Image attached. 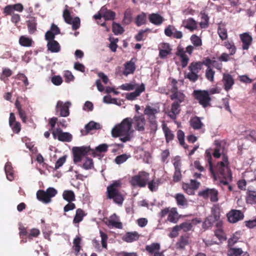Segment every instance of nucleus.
Returning a JSON list of instances; mask_svg holds the SVG:
<instances>
[{"mask_svg":"<svg viewBox=\"0 0 256 256\" xmlns=\"http://www.w3.org/2000/svg\"><path fill=\"white\" fill-rule=\"evenodd\" d=\"M160 184V180L158 179H152L150 181H148L147 183V185L148 186V189L151 192H156Z\"/></svg>","mask_w":256,"mask_h":256,"instance_id":"43","label":"nucleus"},{"mask_svg":"<svg viewBox=\"0 0 256 256\" xmlns=\"http://www.w3.org/2000/svg\"><path fill=\"white\" fill-rule=\"evenodd\" d=\"M244 176L248 182L256 180L254 172L252 171H247L244 173Z\"/></svg>","mask_w":256,"mask_h":256,"instance_id":"63","label":"nucleus"},{"mask_svg":"<svg viewBox=\"0 0 256 256\" xmlns=\"http://www.w3.org/2000/svg\"><path fill=\"white\" fill-rule=\"evenodd\" d=\"M189 237L186 236H182L180 237L178 241L176 242L177 248L183 249L188 244Z\"/></svg>","mask_w":256,"mask_h":256,"instance_id":"41","label":"nucleus"},{"mask_svg":"<svg viewBox=\"0 0 256 256\" xmlns=\"http://www.w3.org/2000/svg\"><path fill=\"white\" fill-rule=\"evenodd\" d=\"M72 152L74 164L80 162L82 157L87 155H91L93 157L98 156L94 149L91 148L90 146H74L72 148Z\"/></svg>","mask_w":256,"mask_h":256,"instance_id":"4","label":"nucleus"},{"mask_svg":"<svg viewBox=\"0 0 256 256\" xmlns=\"http://www.w3.org/2000/svg\"><path fill=\"white\" fill-rule=\"evenodd\" d=\"M63 18L65 22L69 24L72 25V29L74 30H78L80 26V18L76 16L74 18L70 15V11L65 9L63 12Z\"/></svg>","mask_w":256,"mask_h":256,"instance_id":"9","label":"nucleus"},{"mask_svg":"<svg viewBox=\"0 0 256 256\" xmlns=\"http://www.w3.org/2000/svg\"><path fill=\"white\" fill-rule=\"evenodd\" d=\"M100 12L102 14V17L106 20H114L115 18V12L108 10L106 6H104L101 8Z\"/></svg>","mask_w":256,"mask_h":256,"instance_id":"26","label":"nucleus"},{"mask_svg":"<svg viewBox=\"0 0 256 256\" xmlns=\"http://www.w3.org/2000/svg\"><path fill=\"white\" fill-rule=\"evenodd\" d=\"M200 220L195 218L192 220L191 221L184 222L178 226L180 230H182L184 232H187L192 230L194 225L200 223Z\"/></svg>","mask_w":256,"mask_h":256,"instance_id":"22","label":"nucleus"},{"mask_svg":"<svg viewBox=\"0 0 256 256\" xmlns=\"http://www.w3.org/2000/svg\"><path fill=\"white\" fill-rule=\"evenodd\" d=\"M12 74V71L10 69L8 68H4L2 70V74L0 77V79L4 81V78L11 76Z\"/></svg>","mask_w":256,"mask_h":256,"instance_id":"60","label":"nucleus"},{"mask_svg":"<svg viewBox=\"0 0 256 256\" xmlns=\"http://www.w3.org/2000/svg\"><path fill=\"white\" fill-rule=\"evenodd\" d=\"M185 28L192 32L197 28V24L196 21L192 18H189L183 22Z\"/></svg>","mask_w":256,"mask_h":256,"instance_id":"32","label":"nucleus"},{"mask_svg":"<svg viewBox=\"0 0 256 256\" xmlns=\"http://www.w3.org/2000/svg\"><path fill=\"white\" fill-rule=\"evenodd\" d=\"M139 238L138 234L136 232H128L123 238V240L128 242H131L136 240Z\"/></svg>","mask_w":256,"mask_h":256,"instance_id":"30","label":"nucleus"},{"mask_svg":"<svg viewBox=\"0 0 256 256\" xmlns=\"http://www.w3.org/2000/svg\"><path fill=\"white\" fill-rule=\"evenodd\" d=\"M52 133L54 139L57 138L60 142H70L72 139V136L70 133L62 132L60 128L54 130Z\"/></svg>","mask_w":256,"mask_h":256,"instance_id":"10","label":"nucleus"},{"mask_svg":"<svg viewBox=\"0 0 256 256\" xmlns=\"http://www.w3.org/2000/svg\"><path fill=\"white\" fill-rule=\"evenodd\" d=\"M82 167L86 170H89L94 168V163L92 158L86 157Z\"/></svg>","mask_w":256,"mask_h":256,"instance_id":"46","label":"nucleus"},{"mask_svg":"<svg viewBox=\"0 0 256 256\" xmlns=\"http://www.w3.org/2000/svg\"><path fill=\"white\" fill-rule=\"evenodd\" d=\"M118 218L116 215L114 214L110 216V219L106 222V224L109 226H112L114 228L121 229L122 228V223L118 222Z\"/></svg>","mask_w":256,"mask_h":256,"instance_id":"25","label":"nucleus"},{"mask_svg":"<svg viewBox=\"0 0 256 256\" xmlns=\"http://www.w3.org/2000/svg\"><path fill=\"white\" fill-rule=\"evenodd\" d=\"M160 112V108H152L150 105L146 106L144 114L146 116L148 121L156 120V114Z\"/></svg>","mask_w":256,"mask_h":256,"instance_id":"17","label":"nucleus"},{"mask_svg":"<svg viewBox=\"0 0 256 256\" xmlns=\"http://www.w3.org/2000/svg\"><path fill=\"white\" fill-rule=\"evenodd\" d=\"M193 96L203 108H206L210 106L212 98L208 90H194Z\"/></svg>","mask_w":256,"mask_h":256,"instance_id":"5","label":"nucleus"},{"mask_svg":"<svg viewBox=\"0 0 256 256\" xmlns=\"http://www.w3.org/2000/svg\"><path fill=\"white\" fill-rule=\"evenodd\" d=\"M177 138L179 141V143L180 146L184 147V148H188V145L186 144L184 142V133L180 130H179L177 132Z\"/></svg>","mask_w":256,"mask_h":256,"instance_id":"45","label":"nucleus"},{"mask_svg":"<svg viewBox=\"0 0 256 256\" xmlns=\"http://www.w3.org/2000/svg\"><path fill=\"white\" fill-rule=\"evenodd\" d=\"M202 21L200 24L202 28H206L208 26L209 18L207 14L204 13L201 14Z\"/></svg>","mask_w":256,"mask_h":256,"instance_id":"53","label":"nucleus"},{"mask_svg":"<svg viewBox=\"0 0 256 256\" xmlns=\"http://www.w3.org/2000/svg\"><path fill=\"white\" fill-rule=\"evenodd\" d=\"M100 128V124L91 121L85 126L84 130H82L80 132L82 135L85 136L88 134L92 130H98Z\"/></svg>","mask_w":256,"mask_h":256,"instance_id":"23","label":"nucleus"},{"mask_svg":"<svg viewBox=\"0 0 256 256\" xmlns=\"http://www.w3.org/2000/svg\"><path fill=\"white\" fill-rule=\"evenodd\" d=\"M214 235L220 240H226V238L225 236L224 233V231L220 228H218L214 231Z\"/></svg>","mask_w":256,"mask_h":256,"instance_id":"62","label":"nucleus"},{"mask_svg":"<svg viewBox=\"0 0 256 256\" xmlns=\"http://www.w3.org/2000/svg\"><path fill=\"white\" fill-rule=\"evenodd\" d=\"M215 221H218L220 217V209L218 208H214L212 209V214L210 216Z\"/></svg>","mask_w":256,"mask_h":256,"instance_id":"59","label":"nucleus"},{"mask_svg":"<svg viewBox=\"0 0 256 256\" xmlns=\"http://www.w3.org/2000/svg\"><path fill=\"white\" fill-rule=\"evenodd\" d=\"M4 170L6 174V175L7 178L10 180L12 181L14 178V174L12 166L10 162H6L5 166H4Z\"/></svg>","mask_w":256,"mask_h":256,"instance_id":"42","label":"nucleus"},{"mask_svg":"<svg viewBox=\"0 0 256 256\" xmlns=\"http://www.w3.org/2000/svg\"><path fill=\"white\" fill-rule=\"evenodd\" d=\"M130 157L126 154H122L117 156L115 158V162L116 164H120L125 162Z\"/></svg>","mask_w":256,"mask_h":256,"instance_id":"57","label":"nucleus"},{"mask_svg":"<svg viewBox=\"0 0 256 256\" xmlns=\"http://www.w3.org/2000/svg\"><path fill=\"white\" fill-rule=\"evenodd\" d=\"M224 46L229 50L230 55H234L236 54V48L234 42L227 41L224 42Z\"/></svg>","mask_w":256,"mask_h":256,"instance_id":"50","label":"nucleus"},{"mask_svg":"<svg viewBox=\"0 0 256 256\" xmlns=\"http://www.w3.org/2000/svg\"><path fill=\"white\" fill-rule=\"evenodd\" d=\"M132 125L133 124L136 130L140 132H144L145 130V126L146 124V120L144 116L136 115L132 118H131Z\"/></svg>","mask_w":256,"mask_h":256,"instance_id":"11","label":"nucleus"},{"mask_svg":"<svg viewBox=\"0 0 256 256\" xmlns=\"http://www.w3.org/2000/svg\"><path fill=\"white\" fill-rule=\"evenodd\" d=\"M205 160L208 164L209 170L214 180L220 179V185H228L229 181L232 180V174L229 167L230 163L228 156L224 154H222V161L218 162L216 166H214L212 154L209 150H206L205 152Z\"/></svg>","mask_w":256,"mask_h":256,"instance_id":"1","label":"nucleus"},{"mask_svg":"<svg viewBox=\"0 0 256 256\" xmlns=\"http://www.w3.org/2000/svg\"><path fill=\"white\" fill-rule=\"evenodd\" d=\"M190 72L185 73V78H188L190 82H196L198 78V73L202 69L201 62H194L190 64L188 67Z\"/></svg>","mask_w":256,"mask_h":256,"instance_id":"7","label":"nucleus"},{"mask_svg":"<svg viewBox=\"0 0 256 256\" xmlns=\"http://www.w3.org/2000/svg\"><path fill=\"white\" fill-rule=\"evenodd\" d=\"M28 32L30 34H34L36 30V22L34 18H31L27 22Z\"/></svg>","mask_w":256,"mask_h":256,"instance_id":"40","label":"nucleus"},{"mask_svg":"<svg viewBox=\"0 0 256 256\" xmlns=\"http://www.w3.org/2000/svg\"><path fill=\"white\" fill-rule=\"evenodd\" d=\"M66 156H64L60 158L55 164V170H57L61 167L63 164L66 162Z\"/></svg>","mask_w":256,"mask_h":256,"instance_id":"64","label":"nucleus"},{"mask_svg":"<svg viewBox=\"0 0 256 256\" xmlns=\"http://www.w3.org/2000/svg\"><path fill=\"white\" fill-rule=\"evenodd\" d=\"M131 118H124L122 122L116 125L112 130V136L114 138H120V140L123 142L130 141L132 139V134L133 130H132Z\"/></svg>","mask_w":256,"mask_h":256,"instance_id":"2","label":"nucleus"},{"mask_svg":"<svg viewBox=\"0 0 256 256\" xmlns=\"http://www.w3.org/2000/svg\"><path fill=\"white\" fill-rule=\"evenodd\" d=\"M32 40L24 36H21L19 39L20 44L24 46H30L32 44Z\"/></svg>","mask_w":256,"mask_h":256,"instance_id":"49","label":"nucleus"},{"mask_svg":"<svg viewBox=\"0 0 256 256\" xmlns=\"http://www.w3.org/2000/svg\"><path fill=\"white\" fill-rule=\"evenodd\" d=\"M190 126L194 130H200L204 126V124L202 122L200 117L194 116L190 120Z\"/></svg>","mask_w":256,"mask_h":256,"instance_id":"24","label":"nucleus"},{"mask_svg":"<svg viewBox=\"0 0 256 256\" xmlns=\"http://www.w3.org/2000/svg\"><path fill=\"white\" fill-rule=\"evenodd\" d=\"M192 43L195 47L200 46L202 45V40L201 38L196 34H193L190 37Z\"/></svg>","mask_w":256,"mask_h":256,"instance_id":"52","label":"nucleus"},{"mask_svg":"<svg viewBox=\"0 0 256 256\" xmlns=\"http://www.w3.org/2000/svg\"><path fill=\"white\" fill-rule=\"evenodd\" d=\"M149 126L152 133H156L158 130V122L156 120L148 121Z\"/></svg>","mask_w":256,"mask_h":256,"instance_id":"61","label":"nucleus"},{"mask_svg":"<svg viewBox=\"0 0 256 256\" xmlns=\"http://www.w3.org/2000/svg\"><path fill=\"white\" fill-rule=\"evenodd\" d=\"M178 212L176 209L172 208L168 214V220L173 223H176L178 221Z\"/></svg>","mask_w":256,"mask_h":256,"instance_id":"47","label":"nucleus"},{"mask_svg":"<svg viewBox=\"0 0 256 256\" xmlns=\"http://www.w3.org/2000/svg\"><path fill=\"white\" fill-rule=\"evenodd\" d=\"M240 38L242 42V49L248 50L252 44L253 38L250 32H246L239 35Z\"/></svg>","mask_w":256,"mask_h":256,"instance_id":"14","label":"nucleus"},{"mask_svg":"<svg viewBox=\"0 0 256 256\" xmlns=\"http://www.w3.org/2000/svg\"><path fill=\"white\" fill-rule=\"evenodd\" d=\"M71 103L66 102L64 103L62 101H58L56 106V111L60 112V116L62 117H66L70 115L69 108Z\"/></svg>","mask_w":256,"mask_h":256,"instance_id":"13","label":"nucleus"},{"mask_svg":"<svg viewBox=\"0 0 256 256\" xmlns=\"http://www.w3.org/2000/svg\"><path fill=\"white\" fill-rule=\"evenodd\" d=\"M177 204L178 206L181 208H184L188 204L187 200L185 198L184 194H177L174 196Z\"/></svg>","mask_w":256,"mask_h":256,"instance_id":"39","label":"nucleus"},{"mask_svg":"<svg viewBox=\"0 0 256 256\" xmlns=\"http://www.w3.org/2000/svg\"><path fill=\"white\" fill-rule=\"evenodd\" d=\"M160 246L159 243L154 242L150 245L146 246V250L148 252L150 255L154 254L155 252H160Z\"/></svg>","mask_w":256,"mask_h":256,"instance_id":"31","label":"nucleus"},{"mask_svg":"<svg viewBox=\"0 0 256 256\" xmlns=\"http://www.w3.org/2000/svg\"><path fill=\"white\" fill-rule=\"evenodd\" d=\"M136 70L134 63L132 60L127 62L124 64V70L122 74L124 75L127 76L130 74H133Z\"/></svg>","mask_w":256,"mask_h":256,"instance_id":"29","label":"nucleus"},{"mask_svg":"<svg viewBox=\"0 0 256 256\" xmlns=\"http://www.w3.org/2000/svg\"><path fill=\"white\" fill-rule=\"evenodd\" d=\"M215 72L212 68L206 69V78L210 82L214 80Z\"/></svg>","mask_w":256,"mask_h":256,"instance_id":"56","label":"nucleus"},{"mask_svg":"<svg viewBox=\"0 0 256 256\" xmlns=\"http://www.w3.org/2000/svg\"><path fill=\"white\" fill-rule=\"evenodd\" d=\"M100 236L101 237V242L102 248H107V240L108 239V235L102 230L100 231Z\"/></svg>","mask_w":256,"mask_h":256,"instance_id":"58","label":"nucleus"},{"mask_svg":"<svg viewBox=\"0 0 256 256\" xmlns=\"http://www.w3.org/2000/svg\"><path fill=\"white\" fill-rule=\"evenodd\" d=\"M243 252L240 248H230L228 252V256H239L242 254Z\"/></svg>","mask_w":256,"mask_h":256,"instance_id":"51","label":"nucleus"},{"mask_svg":"<svg viewBox=\"0 0 256 256\" xmlns=\"http://www.w3.org/2000/svg\"><path fill=\"white\" fill-rule=\"evenodd\" d=\"M14 104L22 122L26 123L27 122L26 114L25 110L22 108V105L18 99L16 100Z\"/></svg>","mask_w":256,"mask_h":256,"instance_id":"28","label":"nucleus"},{"mask_svg":"<svg viewBox=\"0 0 256 256\" xmlns=\"http://www.w3.org/2000/svg\"><path fill=\"white\" fill-rule=\"evenodd\" d=\"M112 32L116 35L121 34L124 32V28L119 24L113 22L112 24Z\"/></svg>","mask_w":256,"mask_h":256,"instance_id":"48","label":"nucleus"},{"mask_svg":"<svg viewBox=\"0 0 256 256\" xmlns=\"http://www.w3.org/2000/svg\"><path fill=\"white\" fill-rule=\"evenodd\" d=\"M148 32H150V29L148 28H147L144 30H140L139 32H138V34L136 35V36L134 37L136 40L137 42H140L141 40H144V38L146 37V36L144 35V33Z\"/></svg>","mask_w":256,"mask_h":256,"instance_id":"54","label":"nucleus"},{"mask_svg":"<svg viewBox=\"0 0 256 256\" xmlns=\"http://www.w3.org/2000/svg\"><path fill=\"white\" fill-rule=\"evenodd\" d=\"M245 200L247 204H256V190L248 188L246 192Z\"/></svg>","mask_w":256,"mask_h":256,"instance_id":"19","label":"nucleus"},{"mask_svg":"<svg viewBox=\"0 0 256 256\" xmlns=\"http://www.w3.org/2000/svg\"><path fill=\"white\" fill-rule=\"evenodd\" d=\"M159 48V56L161 58H164L169 55L172 50L168 43L162 42L160 44Z\"/></svg>","mask_w":256,"mask_h":256,"instance_id":"20","label":"nucleus"},{"mask_svg":"<svg viewBox=\"0 0 256 256\" xmlns=\"http://www.w3.org/2000/svg\"><path fill=\"white\" fill-rule=\"evenodd\" d=\"M180 112V104L178 101L174 102L170 110L166 112L167 116L172 120H176Z\"/></svg>","mask_w":256,"mask_h":256,"instance_id":"16","label":"nucleus"},{"mask_svg":"<svg viewBox=\"0 0 256 256\" xmlns=\"http://www.w3.org/2000/svg\"><path fill=\"white\" fill-rule=\"evenodd\" d=\"M199 195L205 199L210 198L212 202L218 201V191L214 188H207L199 192Z\"/></svg>","mask_w":256,"mask_h":256,"instance_id":"12","label":"nucleus"},{"mask_svg":"<svg viewBox=\"0 0 256 256\" xmlns=\"http://www.w3.org/2000/svg\"><path fill=\"white\" fill-rule=\"evenodd\" d=\"M170 97V100H176V101H178L180 104V103L184 102L186 96L183 92L180 91H177L172 93Z\"/></svg>","mask_w":256,"mask_h":256,"instance_id":"35","label":"nucleus"},{"mask_svg":"<svg viewBox=\"0 0 256 256\" xmlns=\"http://www.w3.org/2000/svg\"><path fill=\"white\" fill-rule=\"evenodd\" d=\"M124 15L123 24L126 25L130 24L132 20V10L130 8H128L125 10Z\"/></svg>","mask_w":256,"mask_h":256,"instance_id":"37","label":"nucleus"},{"mask_svg":"<svg viewBox=\"0 0 256 256\" xmlns=\"http://www.w3.org/2000/svg\"><path fill=\"white\" fill-rule=\"evenodd\" d=\"M122 183L120 180H114L106 188V198L112 200L113 202L119 206L123 204L126 197L124 192L121 190Z\"/></svg>","mask_w":256,"mask_h":256,"instance_id":"3","label":"nucleus"},{"mask_svg":"<svg viewBox=\"0 0 256 256\" xmlns=\"http://www.w3.org/2000/svg\"><path fill=\"white\" fill-rule=\"evenodd\" d=\"M162 130L164 134L166 142V143H169L174 140V135L172 131L165 124L162 125Z\"/></svg>","mask_w":256,"mask_h":256,"instance_id":"34","label":"nucleus"},{"mask_svg":"<svg viewBox=\"0 0 256 256\" xmlns=\"http://www.w3.org/2000/svg\"><path fill=\"white\" fill-rule=\"evenodd\" d=\"M58 191L54 188L50 187L46 190H40L36 192L37 199L43 203L48 204L51 202V198L56 196Z\"/></svg>","mask_w":256,"mask_h":256,"instance_id":"6","label":"nucleus"},{"mask_svg":"<svg viewBox=\"0 0 256 256\" xmlns=\"http://www.w3.org/2000/svg\"><path fill=\"white\" fill-rule=\"evenodd\" d=\"M48 50L52 52H58L60 50V46L58 42L56 40L48 42L47 44Z\"/></svg>","mask_w":256,"mask_h":256,"instance_id":"33","label":"nucleus"},{"mask_svg":"<svg viewBox=\"0 0 256 256\" xmlns=\"http://www.w3.org/2000/svg\"><path fill=\"white\" fill-rule=\"evenodd\" d=\"M149 180V173L142 171L140 172L137 175L134 176L132 178L130 183L133 186L144 188L146 186Z\"/></svg>","mask_w":256,"mask_h":256,"instance_id":"8","label":"nucleus"},{"mask_svg":"<svg viewBox=\"0 0 256 256\" xmlns=\"http://www.w3.org/2000/svg\"><path fill=\"white\" fill-rule=\"evenodd\" d=\"M86 215V214L82 209H77L73 220V223L78 224L83 220L84 216H85Z\"/></svg>","mask_w":256,"mask_h":256,"instance_id":"36","label":"nucleus"},{"mask_svg":"<svg viewBox=\"0 0 256 256\" xmlns=\"http://www.w3.org/2000/svg\"><path fill=\"white\" fill-rule=\"evenodd\" d=\"M63 198L68 202H72L76 200V196L74 192L71 190H65L62 193Z\"/></svg>","mask_w":256,"mask_h":256,"instance_id":"38","label":"nucleus"},{"mask_svg":"<svg viewBox=\"0 0 256 256\" xmlns=\"http://www.w3.org/2000/svg\"><path fill=\"white\" fill-rule=\"evenodd\" d=\"M148 19L152 24L156 26L160 25L164 21L163 17L157 13L150 14Z\"/></svg>","mask_w":256,"mask_h":256,"instance_id":"27","label":"nucleus"},{"mask_svg":"<svg viewBox=\"0 0 256 256\" xmlns=\"http://www.w3.org/2000/svg\"><path fill=\"white\" fill-rule=\"evenodd\" d=\"M222 82L224 88L226 92H228L231 90L234 84V80L232 76L226 73H224L222 74Z\"/></svg>","mask_w":256,"mask_h":256,"instance_id":"18","label":"nucleus"},{"mask_svg":"<svg viewBox=\"0 0 256 256\" xmlns=\"http://www.w3.org/2000/svg\"><path fill=\"white\" fill-rule=\"evenodd\" d=\"M145 90V86L144 84H141L140 86H138L135 90L132 92L128 93L126 94V98L128 100H134L136 97L139 96L142 92Z\"/></svg>","mask_w":256,"mask_h":256,"instance_id":"21","label":"nucleus"},{"mask_svg":"<svg viewBox=\"0 0 256 256\" xmlns=\"http://www.w3.org/2000/svg\"><path fill=\"white\" fill-rule=\"evenodd\" d=\"M146 22V14L142 12L141 14L136 16L135 20L136 24L140 26L144 24Z\"/></svg>","mask_w":256,"mask_h":256,"instance_id":"44","label":"nucleus"},{"mask_svg":"<svg viewBox=\"0 0 256 256\" xmlns=\"http://www.w3.org/2000/svg\"><path fill=\"white\" fill-rule=\"evenodd\" d=\"M218 33L222 40H225L228 38L227 30L225 28L218 27Z\"/></svg>","mask_w":256,"mask_h":256,"instance_id":"55","label":"nucleus"},{"mask_svg":"<svg viewBox=\"0 0 256 256\" xmlns=\"http://www.w3.org/2000/svg\"><path fill=\"white\" fill-rule=\"evenodd\" d=\"M228 219L230 223H236L244 218V215L242 211L232 210L227 214Z\"/></svg>","mask_w":256,"mask_h":256,"instance_id":"15","label":"nucleus"}]
</instances>
